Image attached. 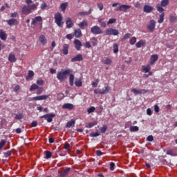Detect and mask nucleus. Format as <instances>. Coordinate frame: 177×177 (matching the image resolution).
<instances>
[{"mask_svg":"<svg viewBox=\"0 0 177 177\" xmlns=\"http://www.w3.org/2000/svg\"><path fill=\"white\" fill-rule=\"evenodd\" d=\"M135 44H136V37H133L130 39V44H131V45H135Z\"/></svg>","mask_w":177,"mask_h":177,"instance_id":"603ef678","label":"nucleus"},{"mask_svg":"<svg viewBox=\"0 0 177 177\" xmlns=\"http://www.w3.org/2000/svg\"><path fill=\"white\" fill-rule=\"evenodd\" d=\"M107 131V126L103 125L102 127L100 129V133H104Z\"/></svg>","mask_w":177,"mask_h":177,"instance_id":"c03bdc74","label":"nucleus"},{"mask_svg":"<svg viewBox=\"0 0 177 177\" xmlns=\"http://www.w3.org/2000/svg\"><path fill=\"white\" fill-rule=\"evenodd\" d=\"M8 60L10 62V63H15V62L17 60L16 58V56L10 53L8 55Z\"/></svg>","mask_w":177,"mask_h":177,"instance_id":"412c9836","label":"nucleus"},{"mask_svg":"<svg viewBox=\"0 0 177 177\" xmlns=\"http://www.w3.org/2000/svg\"><path fill=\"white\" fill-rule=\"evenodd\" d=\"M115 21H117V19L111 18L109 20L107 24H113V23H115Z\"/></svg>","mask_w":177,"mask_h":177,"instance_id":"680f3d73","label":"nucleus"},{"mask_svg":"<svg viewBox=\"0 0 177 177\" xmlns=\"http://www.w3.org/2000/svg\"><path fill=\"white\" fill-rule=\"evenodd\" d=\"M168 3H169V0H162L160 2V6L165 8V6H168Z\"/></svg>","mask_w":177,"mask_h":177,"instance_id":"c9c22d12","label":"nucleus"},{"mask_svg":"<svg viewBox=\"0 0 177 177\" xmlns=\"http://www.w3.org/2000/svg\"><path fill=\"white\" fill-rule=\"evenodd\" d=\"M34 10H37V5L32 4L24 6L21 8V13L22 15H30V13H32Z\"/></svg>","mask_w":177,"mask_h":177,"instance_id":"7ed1b4c3","label":"nucleus"},{"mask_svg":"<svg viewBox=\"0 0 177 177\" xmlns=\"http://www.w3.org/2000/svg\"><path fill=\"white\" fill-rule=\"evenodd\" d=\"M84 48H91V42L89 41H86L84 44Z\"/></svg>","mask_w":177,"mask_h":177,"instance_id":"338daca9","label":"nucleus"},{"mask_svg":"<svg viewBox=\"0 0 177 177\" xmlns=\"http://www.w3.org/2000/svg\"><path fill=\"white\" fill-rule=\"evenodd\" d=\"M91 32L94 34V35H99L100 34H103V30L100 28V27L97 26H94L91 27Z\"/></svg>","mask_w":177,"mask_h":177,"instance_id":"39448f33","label":"nucleus"},{"mask_svg":"<svg viewBox=\"0 0 177 177\" xmlns=\"http://www.w3.org/2000/svg\"><path fill=\"white\" fill-rule=\"evenodd\" d=\"M131 92H133L134 95H142V93H146V90L142 89L140 91L136 88H133L131 89Z\"/></svg>","mask_w":177,"mask_h":177,"instance_id":"aec40b11","label":"nucleus"},{"mask_svg":"<svg viewBox=\"0 0 177 177\" xmlns=\"http://www.w3.org/2000/svg\"><path fill=\"white\" fill-rule=\"evenodd\" d=\"M146 44V42L143 40H140L136 44V48H142L144 45Z\"/></svg>","mask_w":177,"mask_h":177,"instance_id":"473e14b6","label":"nucleus"},{"mask_svg":"<svg viewBox=\"0 0 177 177\" xmlns=\"http://www.w3.org/2000/svg\"><path fill=\"white\" fill-rule=\"evenodd\" d=\"M0 39L1 41H6L8 39V34H6V32L3 29H0Z\"/></svg>","mask_w":177,"mask_h":177,"instance_id":"9b49d317","label":"nucleus"},{"mask_svg":"<svg viewBox=\"0 0 177 177\" xmlns=\"http://www.w3.org/2000/svg\"><path fill=\"white\" fill-rule=\"evenodd\" d=\"M24 115L22 113L15 114V120H23Z\"/></svg>","mask_w":177,"mask_h":177,"instance_id":"a18cd8bd","label":"nucleus"},{"mask_svg":"<svg viewBox=\"0 0 177 177\" xmlns=\"http://www.w3.org/2000/svg\"><path fill=\"white\" fill-rule=\"evenodd\" d=\"M68 6V2L62 3L59 6V9L63 12V13H64Z\"/></svg>","mask_w":177,"mask_h":177,"instance_id":"5701e85b","label":"nucleus"},{"mask_svg":"<svg viewBox=\"0 0 177 177\" xmlns=\"http://www.w3.org/2000/svg\"><path fill=\"white\" fill-rule=\"evenodd\" d=\"M106 35H113L117 36L120 34V32L117 29H113V28H109L106 30Z\"/></svg>","mask_w":177,"mask_h":177,"instance_id":"423d86ee","label":"nucleus"},{"mask_svg":"<svg viewBox=\"0 0 177 177\" xmlns=\"http://www.w3.org/2000/svg\"><path fill=\"white\" fill-rule=\"evenodd\" d=\"M31 26L35 30H42V17L37 16L32 19Z\"/></svg>","mask_w":177,"mask_h":177,"instance_id":"f03ea898","label":"nucleus"},{"mask_svg":"<svg viewBox=\"0 0 177 177\" xmlns=\"http://www.w3.org/2000/svg\"><path fill=\"white\" fill-rule=\"evenodd\" d=\"M111 91V87L109 86H105L102 88V95H107L108 92H110Z\"/></svg>","mask_w":177,"mask_h":177,"instance_id":"c85d7f7f","label":"nucleus"},{"mask_svg":"<svg viewBox=\"0 0 177 177\" xmlns=\"http://www.w3.org/2000/svg\"><path fill=\"white\" fill-rule=\"evenodd\" d=\"M71 169H70V167H67L63 171H61L59 173V176H61V177L67 176V175H68V172H70Z\"/></svg>","mask_w":177,"mask_h":177,"instance_id":"6ab92c4d","label":"nucleus"},{"mask_svg":"<svg viewBox=\"0 0 177 177\" xmlns=\"http://www.w3.org/2000/svg\"><path fill=\"white\" fill-rule=\"evenodd\" d=\"M10 17H12V19H15L16 17H19V14L17 12H12L10 14Z\"/></svg>","mask_w":177,"mask_h":177,"instance_id":"864d4df0","label":"nucleus"},{"mask_svg":"<svg viewBox=\"0 0 177 177\" xmlns=\"http://www.w3.org/2000/svg\"><path fill=\"white\" fill-rule=\"evenodd\" d=\"M113 53H118V44H113Z\"/></svg>","mask_w":177,"mask_h":177,"instance_id":"49530a36","label":"nucleus"},{"mask_svg":"<svg viewBox=\"0 0 177 177\" xmlns=\"http://www.w3.org/2000/svg\"><path fill=\"white\" fill-rule=\"evenodd\" d=\"M68 48H70V46L68 44H65L63 46L62 52L64 55H68Z\"/></svg>","mask_w":177,"mask_h":177,"instance_id":"a878e982","label":"nucleus"},{"mask_svg":"<svg viewBox=\"0 0 177 177\" xmlns=\"http://www.w3.org/2000/svg\"><path fill=\"white\" fill-rule=\"evenodd\" d=\"M102 63H103V64L110 65V64H111V63H113V61L110 58H106V59H104L102 61Z\"/></svg>","mask_w":177,"mask_h":177,"instance_id":"4c0bfd02","label":"nucleus"},{"mask_svg":"<svg viewBox=\"0 0 177 177\" xmlns=\"http://www.w3.org/2000/svg\"><path fill=\"white\" fill-rule=\"evenodd\" d=\"M154 8H153L152 6H149V5H145L143 7V12H145V13H151V12H153Z\"/></svg>","mask_w":177,"mask_h":177,"instance_id":"f8f14e48","label":"nucleus"},{"mask_svg":"<svg viewBox=\"0 0 177 177\" xmlns=\"http://www.w3.org/2000/svg\"><path fill=\"white\" fill-rule=\"evenodd\" d=\"M39 41L43 46L46 45V44H48V39H46V37L44 35L39 37Z\"/></svg>","mask_w":177,"mask_h":177,"instance_id":"a211bd4d","label":"nucleus"},{"mask_svg":"<svg viewBox=\"0 0 177 177\" xmlns=\"http://www.w3.org/2000/svg\"><path fill=\"white\" fill-rule=\"evenodd\" d=\"M154 111L155 113H160V106L158 105H154Z\"/></svg>","mask_w":177,"mask_h":177,"instance_id":"0e129e2a","label":"nucleus"},{"mask_svg":"<svg viewBox=\"0 0 177 177\" xmlns=\"http://www.w3.org/2000/svg\"><path fill=\"white\" fill-rule=\"evenodd\" d=\"M75 85L77 86V88L82 86V81H81V80H75Z\"/></svg>","mask_w":177,"mask_h":177,"instance_id":"58836bf2","label":"nucleus"},{"mask_svg":"<svg viewBox=\"0 0 177 177\" xmlns=\"http://www.w3.org/2000/svg\"><path fill=\"white\" fill-rule=\"evenodd\" d=\"M34 71H29L28 73V76L26 77V81H30L32 77H34Z\"/></svg>","mask_w":177,"mask_h":177,"instance_id":"7c9ffc66","label":"nucleus"},{"mask_svg":"<svg viewBox=\"0 0 177 177\" xmlns=\"http://www.w3.org/2000/svg\"><path fill=\"white\" fill-rule=\"evenodd\" d=\"M166 154H167V156H171V157H175L176 156V154L174 153V149L168 150Z\"/></svg>","mask_w":177,"mask_h":177,"instance_id":"ea45409f","label":"nucleus"},{"mask_svg":"<svg viewBox=\"0 0 177 177\" xmlns=\"http://www.w3.org/2000/svg\"><path fill=\"white\" fill-rule=\"evenodd\" d=\"M130 131H131V132H138V131H139V127L137 126H131L130 127Z\"/></svg>","mask_w":177,"mask_h":177,"instance_id":"37998d69","label":"nucleus"},{"mask_svg":"<svg viewBox=\"0 0 177 177\" xmlns=\"http://www.w3.org/2000/svg\"><path fill=\"white\" fill-rule=\"evenodd\" d=\"M147 142H153V140H154V137H153V136H148L147 138Z\"/></svg>","mask_w":177,"mask_h":177,"instance_id":"e2e57ef3","label":"nucleus"},{"mask_svg":"<svg viewBox=\"0 0 177 177\" xmlns=\"http://www.w3.org/2000/svg\"><path fill=\"white\" fill-rule=\"evenodd\" d=\"M37 91V95H41L44 91V88H42V87H38Z\"/></svg>","mask_w":177,"mask_h":177,"instance_id":"bf43d9fd","label":"nucleus"},{"mask_svg":"<svg viewBox=\"0 0 177 177\" xmlns=\"http://www.w3.org/2000/svg\"><path fill=\"white\" fill-rule=\"evenodd\" d=\"M73 125H75V120H71L66 123V128H71Z\"/></svg>","mask_w":177,"mask_h":177,"instance_id":"c756f323","label":"nucleus"},{"mask_svg":"<svg viewBox=\"0 0 177 177\" xmlns=\"http://www.w3.org/2000/svg\"><path fill=\"white\" fill-rule=\"evenodd\" d=\"M55 23L58 26V27H63V24L64 22L63 21V16H62V13L57 12L54 15Z\"/></svg>","mask_w":177,"mask_h":177,"instance_id":"20e7f679","label":"nucleus"},{"mask_svg":"<svg viewBox=\"0 0 177 177\" xmlns=\"http://www.w3.org/2000/svg\"><path fill=\"white\" fill-rule=\"evenodd\" d=\"M46 8H48V4L45 2H43L40 6V9H41V10H44V9H45Z\"/></svg>","mask_w":177,"mask_h":177,"instance_id":"5fc2aeb1","label":"nucleus"},{"mask_svg":"<svg viewBox=\"0 0 177 177\" xmlns=\"http://www.w3.org/2000/svg\"><path fill=\"white\" fill-rule=\"evenodd\" d=\"M70 74H73V70L66 68L64 71H58L57 73V78L59 81L63 82L64 80L67 79V77H68Z\"/></svg>","mask_w":177,"mask_h":177,"instance_id":"f257e3e1","label":"nucleus"},{"mask_svg":"<svg viewBox=\"0 0 177 177\" xmlns=\"http://www.w3.org/2000/svg\"><path fill=\"white\" fill-rule=\"evenodd\" d=\"M94 93L95 95H103V91L100 88H96L94 90Z\"/></svg>","mask_w":177,"mask_h":177,"instance_id":"a19ab883","label":"nucleus"},{"mask_svg":"<svg viewBox=\"0 0 177 177\" xmlns=\"http://www.w3.org/2000/svg\"><path fill=\"white\" fill-rule=\"evenodd\" d=\"M95 110H96V108H95V106H91L88 110H87V113L88 114H91V113H94Z\"/></svg>","mask_w":177,"mask_h":177,"instance_id":"8fccbe9b","label":"nucleus"},{"mask_svg":"<svg viewBox=\"0 0 177 177\" xmlns=\"http://www.w3.org/2000/svg\"><path fill=\"white\" fill-rule=\"evenodd\" d=\"M38 85H37L36 84H33L31 85L30 88V91H35V89H38Z\"/></svg>","mask_w":177,"mask_h":177,"instance_id":"de8ad7c7","label":"nucleus"},{"mask_svg":"<svg viewBox=\"0 0 177 177\" xmlns=\"http://www.w3.org/2000/svg\"><path fill=\"white\" fill-rule=\"evenodd\" d=\"M20 91V86L19 84L16 85L13 89L14 92H17Z\"/></svg>","mask_w":177,"mask_h":177,"instance_id":"69168bd1","label":"nucleus"},{"mask_svg":"<svg viewBox=\"0 0 177 177\" xmlns=\"http://www.w3.org/2000/svg\"><path fill=\"white\" fill-rule=\"evenodd\" d=\"M78 27H80V28H81L82 30H85V27H88V21L84 20L80 22V24H78Z\"/></svg>","mask_w":177,"mask_h":177,"instance_id":"4be33fe9","label":"nucleus"},{"mask_svg":"<svg viewBox=\"0 0 177 177\" xmlns=\"http://www.w3.org/2000/svg\"><path fill=\"white\" fill-rule=\"evenodd\" d=\"M69 75V84L71 86L74 85V75L71 73Z\"/></svg>","mask_w":177,"mask_h":177,"instance_id":"72a5a7b5","label":"nucleus"},{"mask_svg":"<svg viewBox=\"0 0 177 177\" xmlns=\"http://www.w3.org/2000/svg\"><path fill=\"white\" fill-rule=\"evenodd\" d=\"M55 117H56V115H55L54 113H47L41 116L40 118H45V120H47V122H52Z\"/></svg>","mask_w":177,"mask_h":177,"instance_id":"0eeeda50","label":"nucleus"},{"mask_svg":"<svg viewBox=\"0 0 177 177\" xmlns=\"http://www.w3.org/2000/svg\"><path fill=\"white\" fill-rule=\"evenodd\" d=\"M165 16V14L164 12L160 15L159 19L158 20V23H159V24H161L162 23L164 22Z\"/></svg>","mask_w":177,"mask_h":177,"instance_id":"f704fd0d","label":"nucleus"},{"mask_svg":"<svg viewBox=\"0 0 177 177\" xmlns=\"http://www.w3.org/2000/svg\"><path fill=\"white\" fill-rule=\"evenodd\" d=\"M147 30H149V31H151V32H153V31H154V28H156V21L153 19H151L149 21V24L147 26Z\"/></svg>","mask_w":177,"mask_h":177,"instance_id":"6e6552de","label":"nucleus"},{"mask_svg":"<svg viewBox=\"0 0 177 177\" xmlns=\"http://www.w3.org/2000/svg\"><path fill=\"white\" fill-rule=\"evenodd\" d=\"M150 64H148L147 66H142V71H145V73H149L151 70Z\"/></svg>","mask_w":177,"mask_h":177,"instance_id":"2f4dec72","label":"nucleus"},{"mask_svg":"<svg viewBox=\"0 0 177 177\" xmlns=\"http://www.w3.org/2000/svg\"><path fill=\"white\" fill-rule=\"evenodd\" d=\"M158 60V55H153L151 56L150 57V60H149V64L151 65L154 64V63H156V62H157Z\"/></svg>","mask_w":177,"mask_h":177,"instance_id":"f3484780","label":"nucleus"},{"mask_svg":"<svg viewBox=\"0 0 177 177\" xmlns=\"http://www.w3.org/2000/svg\"><path fill=\"white\" fill-rule=\"evenodd\" d=\"M115 163L111 162H110V171H113L115 169Z\"/></svg>","mask_w":177,"mask_h":177,"instance_id":"13d9d810","label":"nucleus"},{"mask_svg":"<svg viewBox=\"0 0 177 177\" xmlns=\"http://www.w3.org/2000/svg\"><path fill=\"white\" fill-rule=\"evenodd\" d=\"M97 84H99V79L95 80V82L91 84L92 86L96 88L97 86Z\"/></svg>","mask_w":177,"mask_h":177,"instance_id":"052dcab7","label":"nucleus"},{"mask_svg":"<svg viewBox=\"0 0 177 177\" xmlns=\"http://www.w3.org/2000/svg\"><path fill=\"white\" fill-rule=\"evenodd\" d=\"M74 35L76 38H81L82 37V32H81V29L77 28L74 31Z\"/></svg>","mask_w":177,"mask_h":177,"instance_id":"b1692460","label":"nucleus"},{"mask_svg":"<svg viewBox=\"0 0 177 177\" xmlns=\"http://www.w3.org/2000/svg\"><path fill=\"white\" fill-rule=\"evenodd\" d=\"M73 44L75 45L76 50H81V46H82V43L81 42V41H80V39H75Z\"/></svg>","mask_w":177,"mask_h":177,"instance_id":"9d476101","label":"nucleus"},{"mask_svg":"<svg viewBox=\"0 0 177 177\" xmlns=\"http://www.w3.org/2000/svg\"><path fill=\"white\" fill-rule=\"evenodd\" d=\"M82 60H84V58L81 54H78L75 57L71 59L72 63H75V62H81Z\"/></svg>","mask_w":177,"mask_h":177,"instance_id":"4468645a","label":"nucleus"},{"mask_svg":"<svg viewBox=\"0 0 177 177\" xmlns=\"http://www.w3.org/2000/svg\"><path fill=\"white\" fill-rule=\"evenodd\" d=\"M97 6L99 10H100V11L103 10L104 6H103L102 3H97Z\"/></svg>","mask_w":177,"mask_h":177,"instance_id":"4d7b16f0","label":"nucleus"},{"mask_svg":"<svg viewBox=\"0 0 177 177\" xmlns=\"http://www.w3.org/2000/svg\"><path fill=\"white\" fill-rule=\"evenodd\" d=\"M45 154V158L46 160H49V158H50V157H52V152H50V151H46L44 152Z\"/></svg>","mask_w":177,"mask_h":177,"instance_id":"e433bc0d","label":"nucleus"},{"mask_svg":"<svg viewBox=\"0 0 177 177\" xmlns=\"http://www.w3.org/2000/svg\"><path fill=\"white\" fill-rule=\"evenodd\" d=\"M48 97H49V95H43L35 97V98H33V99H35L36 100H46V99H48Z\"/></svg>","mask_w":177,"mask_h":177,"instance_id":"393cba45","label":"nucleus"},{"mask_svg":"<svg viewBox=\"0 0 177 177\" xmlns=\"http://www.w3.org/2000/svg\"><path fill=\"white\" fill-rule=\"evenodd\" d=\"M37 85L42 86V85H44V80H37Z\"/></svg>","mask_w":177,"mask_h":177,"instance_id":"774afa93","label":"nucleus"},{"mask_svg":"<svg viewBox=\"0 0 177 177\" xmlns=\"http://www.w3.org/2000/svg\"><path fill=\"white\" fill-rule=\"evenodd\" d=\"M62 109L65 110H73L74 109V104L70 103H66L62 105Z\"/></svg>","mask_w":177,"mask_h":177,"instance_id":"2eb2a0df","label":"nucleus"},{"mask_svg":"<svg viewBox=\"0 0 177 177\" xmlns=\"http://www.w3.org/2000/svg\"><path fill=\"white\" fill-rule=\"evenodd\" d=\"M6 21L8 26H10V27H12V26H18L19 23V20L15 18L10 19Z\"/></svg>","mask_w":177,"mask_h":177,"instance_id":"1a4fd4ad","label":"nucleus"},{"mask_svg":"<svg viewBox=\"0 0 177 177\" xmlns=\"http://www.w3.org/2000/svg\"><path fill=\"white\" fill-rule=\"evenodd\" d=\"M66 28H72L74 26V23L73 22V20H71V18L68 17L66 21Z\"/></svg>","mask_w":177,"mask_h":177,"instance_id":"dca6fc26","label":"nucleus"},{"mask_svg":"<svg viewBox=\"0 0 177 177\" xmlns=\"http://www.w3.org/2000/svg\"><path fill=\"white\" fill-rule=\"evenodd\" d=\"M91 39H92L93 46H97V39H96V37H93Z\"/></svg>","mask_w":177,"mask_h":177,"instance_id":"3c124183","label":"nucleus"},{"mask_svg":"<svg viewBox=\"0 0 177 177\" xmlns=\"http://www.w3.org/2000/svg\"><path fill=\"white\" fill-rule=\"evenodd\" d=\"M156 9L159 13H162L164 12V8L160 4L156 6Z\"/></svg>","mask_w":177,"mask_h":177,"instance_id":"79ce46f5","label":"nucleus"},{"mask_svg":"<svg viewBox=\"0 0 177 177\" xmlns=\"http://www.w3.org/2000/svg\"><path fill=\"white\" fill-rule=\"evenodd\" d=\"M95 125H97V122H91L86 123L85 127L86 128H93Z\"/></svg>","mask_w":177,"mask_h":177,"instance_id":"cd10ccee","label":"nucleus"},{"mask_svg":"<svg viewBox=\"0 0 177 177\" xmlns=\"http://www.w3.org/2000/svg\"><path fill=\"white\" fill-rule=\"evenodd\" d=\"M99 132H95V133H91L90 136L91 138H96L97 136H100Z\"/></svg>","mask_w":177,"mask_h":177,"instance_id":"6e6d98bb","label":"nucleus"},{"mask_svg":"<svg viewBox=\"0 0 177 177\" xmlns=\"http://www.w3.org/2000/svg\"><path fill=\"white\" fill-rule=\"evenodd\" d=\"M120 12H124V13H127L129 9H131V6L122 4L120 6Z\"/></svg>","mask_w":177,"mask_h":177,"instance_id":"ddd939ff","label":"nucleus"},{"mask_svg":"<svg viewBox=\"0 0 177 177\" xmlns=\"http://www.w3.org/2000/svg\"><path fill=\"white\" fill-rule=\"evenodd\" d=\"M92 12H93V9L90 8L87 12H80L79 15L80 16H88V15H91Z\"/></svg>","mask_w":177,"mask_h":177,"instance_id":"bb28decb","label":"nucleus"},{"mask_svg":"<svg viewBox=\"0 0 177 177\" xmlns=\"http://www.w3.org/2000/svg\"><path fill=\"white\" fill-rule=\"evenodd\" d=\"M5 145H6V140H2L0 142V150H2V149L3 148V146H5Z\"/></svg>","mask_w":177,"mask_h":177,"instance_id":"09e8293b","label":"nucleus"}]
</instances>
